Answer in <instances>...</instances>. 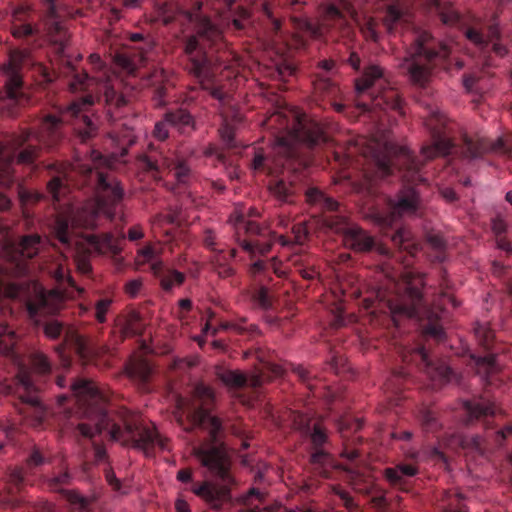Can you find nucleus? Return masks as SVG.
<instances>
[{"label": "nucleus", "mask_w": 512, "mask_h": 512, "mask_svg": "<svg viewBox=\"0 0 512 512\" xmlns=\"http://www.w3.org/2000/svg\"><path fill=\"white\" fill-rule=\"evenodd\" d=\"M335 162L342 168L360 170L353 181L366 216L383 229H391V241L413 256L420 245L411 231L399 225L402 216L414 215L421 200L416 186L425 181L421 161L406 147L377 138H358L345 151H334Z\"/></svg>", "instance_id": "1"}, {"label": "nucleus", "mask_w": 512, "mask_h": 512, "mask_svg": "<svg viewBox=\"0 0 512 512\" xmlns=\"http://www.w3.org/2000/svg\"><path fill=\"white\" fill-rule=\"evenodd\" d=\"M95 103L102 105L106 109L107 117L114 121L121 117L119 111L127 105V100L106 79L100 84L96 97L87 95L72 102L61 117L46 115L39 121L37 131L25 128L10 136L5 144L0 142V186L10 187L16 182L15 163L33 169L36 167L41 147L52 148L61 141L64 121H71L73 130L82 143L95 137L99 120L95 115H90V109Z\"/></svg>", "instance_id": "2"}, {"label": "nucleus", "mask_w": 512, "mask_h": 512, "mask_svg": "<svg viewBox=\"0 0 512 512\" xmlns=\"http://www.w3.org/2000/svg\"><path fill=\"white\" fill-rule=\"evenodd\" d=\"M215 404V393L207 385L199 383L193 388L191 408L188 413L190 428L207 432V437L193 448V454L207 469L208 474L218 483L204 481L193 483L191 491L205 500L211 508L219 510L231 500V486L235 483L231 474V460L223 442L224 429L219 418L211 411Z\"/></svg>", "instance_id": "3"}, {"label": "nucleus", "mask_w": 512, "mask_h": 512, "mask_svg": "<svg viewBox=\"0 0 512 512\" xmlns=\"http://www.w3.org/2000/svg\"><path fill=\"white\" fill-rule=\"evenodd\" d=\"M78 413L86 421L77 424L76 432L84 438L92 439L96 434L107 431L108 435L123 445L141 450L146 456L154 455L156 450L168 449V441L156 427L145 424L128 410L121 411L119 420H114L107 409V396L95 384L86 379H77L71 383Z\"/></svg>", "instance_id": "4"}, {"label": "nucleus", "mask_w": 512, "mask_h": 512, "mask_svg": "<svg viewBox=\"0 0 512 512\" xmlns=\"http://www.w3.org/2000/svg\"><path fill=\"white\" fill-rule=\"evenodd\" d=\"M93 155H95L94 166L81 162L75 164L55 162L47 166L51 176L47 183V191L56 202L66 194L68 182L76 181L77 176L81 177L82 184L94 188L96 198L88 200L73 217L76 225L86 229L98 227L102 217L112 221L124 195L118 180L110 173L98 169V162H103V156L95 151Z\"/></svg>", "instance_id": "5"}, {"label": "nucleus", "mask_w": 512, "mask_h": 512, "mask_svg": "<svg viewBox=\"0 0 512 512\" xmlns=\"http://www.w3.org/2000/svg\"><path fill=\"white\" fill-rule=\"evenodd\" d=\"M197 3L189 20L194 23V33L183 38V52L186 56V70L208 92L217 104L221 115L226 118V110L233 107V99L226 84L219 75L220 66L214 63L213 50L224 46L222 30L207 15L201 12Z\"/></svg>", "instance_id": "6"}, {"label": "nucleus", "mask_w": 512, "mask_h": 512, "mask_svg": "<svg viewBox=\"0 0 512 512\" xmlns=\"http://www.w3.org/2000/svg\"><path fill=\"white\" fill-rule=\"evenodd\" d=\"M285 121L281 124L284 133L276 138L269 154L257 151L251 167L256 172L278 175L284 170L296 171L306 167L310 162V150L326 141L321 126L305 115H297L291 121L280 114L274 115L270 121Z\"/></svg>", "instance_id": "7"}, {"label": "nucleus", "mask_w": 512, "mask_h": 512, "mask_svg": "<svg viewBox=\"0 0 512 512\" xmlns=\"http://www.w3.org/2000/svg\"><path fill=\"white\" fill-rule=\"evenodd\" d=\"M421 283V279L417 283L408 281L399 288L402 292H398L387 299L379 292L377 297L380 298V301L386 303L387 308L393 315H403L419 319L426 316L428 321L423 325L424 334L441 342L445 338V332L440 323L439 313L447 311L449 307L456 308L458 306V302L452 294V284L448 279L447 272L442 270L439 282L440 291L433 301L436 310L434 311L426 306L422 291L418 286Z\"/></svg>", "instance_id": "8"}, {"label": "nucleus", "mask_w": 512, "mask_h": 512, "mask_svg": "<svg viewBox=\"0 0 512 512\" xmlns=\"http://www.w3.org/2000/svg\"><path fill=\"white\" fill-rule=\"evenodd\" d=\"M423 118L431 137V144L423 146L421 150L426 160L454 153H460L467 159H477L488 151L506 150L502 139L491 145L484 139L473 140L466 134L462 136L460 145L455 144L452 138L453 124L439 110L430 108Z\"/></svg>", "instance_id": "9"}, {"label": "nucleus", "mask_w": 512, "mask_h": 512, "mask_svg": "<svg viewBox=\"0 0 512 512\" xmlns=\"http://www.w3.org/2000/svg\"><path fill=\"white\" fill-rule=\"evenodd\" d=\"M410 46L401 63L410 80L419 86H424L434 67L441 65L450 54L449 47L435 39L428 31L413 29L405 36Z\"/></svg>", "instance_id": "10"}, {"label": "nucleus", "mask_w": 512, "mask_h": 512, "mask_svg": "<svg viewBox=\"0 0 512 512\" xmlns=\"http://www.w3.org/2000/svg\"><path fill=\"white\" fill-rule=\"evenodd\" d=\"M305 197L309 205L319 208L323 213L324 224L343 235L346 247L360 253L369 252L374 248V238L356 224L349 222L348 218L340 213L339 203L333 198L315 187L308 188Z\"/></svg>", "instance_id": "11"}, {"label": "nucleus", "mask_w": 512, "mask_h": 512, "mask_svg": "<svg viewBox=\"0 0 512 512\" xmlns=\"http://www.w3.org/2000/svg\"><path fill=\"white\" fill-rule=\"evenodd\" d=\"M357 105L363 111L392 110L404 114L399 93L389 86L384 71L377 65L366 67L355 80Z\"/></svg>", "instance_id": "12"}, {"label": "nucleus", "mask_w": 512, "mask_h": 512, "mask_svg": "<svg viewBox=\"0 0 512 512\" xmlns=\"http://www.w3.org/2000/svg\"><path fill=\"white\" fill-rule=\"evenodd\" d=\"M355 10L349 0H335L330 4L321 22L301 19L297 23L298 32L295 35L297 46L305 48L309 39L336 40L338 36L350 32L348 17H353Z\"/></svg>", "instance_id": "13"}, {"label": "nucleus", "mask_w": 512, "mask_h": 512, "mask_svg": "<svg viewBox=\"0 0 512 512\" xmlns=\"http://www.w3.org/2000/svg\"><path fill=\"white\" fill-rule=\"evenodd\" d=\"M235 229V237L243 250L248 252L253 258L257 254L266 255L270 252L274 242L279 241L281 246L288 247L292 244L302 245L307 237V233L300 224L293 227V240L281 235L277 236L266 227H261L257 222L248 220L244 215H237L235 219H230Z\"/></svg>", "instance_id": "14"}, {"label": "nucleus", "mask_w": 512, "mask_h": 512, "mask_svg": "<svg viewBox=\"0 0 512 512\" xmlns=\"http://www.w3.org/2000/svg\"><path fill=\"white\" fill-rule=\"evenodd\" d=\"M0 394L15 397L13 405L29 425L40 428L45 424L49 411L42 403L32 372L25 367L19 368L10 383L0 381Z\"/></svg>", "instance_id": "15"}, {"label": "nucleus", "mask_w": 512, "mask_h": 512, "mask_svg": "<svg viewBox=\"0 0 512 512\" xmlns=\"http://www.w3.org/2000/svg\"><path fill=\"white\" fill-rule=\"evenodd\" d=\"M294 425L296 429L310 437L313 450L310 461L317 469H320L319 473L323 477L328 478L329 468L333 467V458L325 448L328 444L325 428L320 423H311V420L303 414L295 416Z\"/></svg>", "instance_id": "16"}, {"label": "nucleus", "mask_w": 512, "mask_h": 512, "mask_svg": "<svg viewBox=\"0 0 512 512\" xmlns=\"http://www.w3.org/2000/svg\"><path fill=\"white\" fill-rule=\"evenodd\" d=\"M474 335L479 345L487 352L483 356H472L476 373L482 380L491 385L495 381L496 374L500 371L495 354L491 352L495 338L494 332L488 323H477L474 327Z\"/></svg>", "instance_id": "17"}, {"label": "nucleus", "mask_w": 512, "mask_h": 512, "mask_svg": "<svg viewBox=\"0 0 512 512\" xmlns=\"http://www.w3.org/2000/svg\"><path fill=\"white\" fill-rule=\"evenodd\" d=\"M138 165L153 177H158L161 172L168 169L179 184H188L193 179V171L188 163L180 158L168 159L158 152L143 154L138 159Z\"/></svg>", "instance_id": "18"}, {"label": "nucleus", "mask_w": 512, "mask_h": 512, "mask_svg": "<svg viewBox=\"0 0 512 512\" xmlns=\"http://www.w3.org/2000/svg\"><path fill=\"white\" fill-rule=\"evenodd\" d=\"M28 57V50L14 49L9 54L8 63L4 65L6 79L3 98L11 101L15 105H24L28 102V98L24 92L23 80L20 75V68L27 61Z\"/></svg>", "instance_id": "19"}, {"label": "nucleus", "mask_w": 512, "mask_h": 512, "mask_svg": "<svg viewBox=\"0 0 512 512\" xmlns=\"http://www.w3.org/2000/svg\"><path fill=\"white\" fill-rule=\"evenodd\" d=\"M399 354L403 362L415 363L433 380L447 382L454 374L453 370L443 361H434L423 345L402 346L399 348Z\"/></svg>", "instance_id": "20"}, {"label": "nucleus", "mask_w": 512, "mask_h": 512, "mask_svg": "<svg viewBox=\"0 0 512 512\" xmlns=\"http://www.w3.org/2000/svg\"><path fill=\"white\" fill-rule=\"evenodd\" d=\"M283 373L284 370L280 365L266 363L259 373L253 374L249 377L234 370H220L217 375L225 385L232 388H240L246 385L257 388L264 382L271 381L273 378L281 377Z\"/></svg>", "instance_id": "21"}, {"label": "nucleus", "mask_w": 512, "mask_h": 512, "mask_svg": "<svg viewBox=\"0 0 512 512\" xmlns=\"http://www.w3.org/2000/svg\"><path fill=\"white\" fill-rule=\"evenodd\" d=\"M46 9V31L57 53L64 55L69 35L58 13V0H43Z\"/></svg>", "instance_id": "22"}, {"label": "nucleus", "mask_w": 512, "mask_h": 512, "mask_svg": "<svg viewBox=\"0 0 512 512\" xmlns=\"http://www.w3.org/2000/svg\"><path fill=\"white\" fill-rule=\"evenodd\" d=\"M465 34L466 37L481 50H491L500 57H503L507 53V48L500 43V31L497 23L491 24L486 34L472 27L467 28Z\"/></svg>", "instance_id": "23"}, {"label": "nucleus", "mask_w": 512, "mask_h": 512, "mask_svg": "<svg viewBox=\"0 0 512 512\" xmlns=\"http://www.w3.org/2000/svg\"><path fill=\"white\" fill-rule=\"evenodd\" d=\"M36 19L37 15L29 6H17L12 13V35L19 39L38 35L40 30Z\"/></svg>", "instance_id": "24"}, {"label": "nucleus", "mask_w": 512, "mask_h": 512, "mask_svg": "<svg viewBox=\"0 0 512 512\" xmlns=\"http://www.w3.org/2000/svg\"><path fill=\"white\" fill-rule=\"evenodd\" d=\"M44 334L52 339H60L62 336L65 341H70L75 346L76 350L81 356H86L90 353L89 341L84 336L66 329L64 324L57 319H50L43 323Z\"/></svg>", "instance_id": "25"}, {"label": "nucleus", "mask_w": 512, "mask_h": 512, "mask_svg": "<svg viewBox=\"0 0 512 512\" xmlns=\"http://www.w3.org/2000/svg\"><path fill=\"white\" fill-rule=\"evenodd\" d=\"M464 407L467 414V424L480 422L485 429L491 428L498 412L495 403L484 397L466 401Z\"/></svg>", "instance_id": "26"}, {"label": "nucleus", "mask_w": 512, "mask_h": 512, "mask_svg": "<svg viewBox=\"0 0 512 512\" xmlns=\"http://www.w3.org/2000/svg\"><path fill=\"white\" fill-rule=\"evenodd\" d=\"M236 0H206V4L215 11L216 15L228 20V25L231 21L233 28L241 31L246 27L250 18V13L247 9L241 8L236 15L232 12V6Z\"/></svg>", "instance_id": "27"}, {"label": "nucleus", "mask_w": 512, "mask_h": 512, "mask_svg": "<svg viewBox=\"0 0 512 512\" xmlns=\"http://www.w3.org/2000/svg\"><path fill=\"white\" fill-rule=\"evenodd\" d=\"M125 235L115 237L112 233L91 234L87 237L89 245L100 254L117 255L121 251V243Z\"/></svg>", "instance_id": "28"}, {"label": "nucleus", "mask_w": 512, "mask_h": 512, "mask_svg": "<svg viewBox=\"0 0 512 512\" xmlns=\"http://www.w3.org/2000/svg\"><path fill=\"white\" fill-rule=\"evenodd\" d=\"M418 474V468L414 464L400 463L395 467H389L384 470V477L389 484L395 488L406 491V477H413Z\"/></svg>", "instance_id": "29"}, {"label": "nucleus", "mask_w": 512, "mask_h": 512, "mask_svg": "<svg viewBox=\"0 0 512 512\" xmlns=\"http://www.w3.org/2000/svg\"><path fill=\"white\" fill-rule=\"evenodd\" d=\"M165 119L170 126L182 134H190L196 129L194 116L183 108H178L165 113Z\"/></svg>", "instance_id": "30"}, {"label": "nucleus", "mask_w": 512, "mask_h": 512, "mask_svg": "<svg viewBox=\"0 0 512 512\" xmlns=\"http://www.w3.org/2000/svg\"><path fill=\"white\" fill-rule=\"evenodd\" d=\"M63 73L69 79V86L72 91L88 89L94 81L85 71L79 72L70 62L65 60Z\"/></svg>", "instance_id": "31"}, {"label": "nucleus", "mask_w": 512, "mask_h": 512, "mask_svg": "<svg viewBox=\"0 0 512 512\" xmlns=\"http://www.w3.org/2000/svg\"><path fill=\"white\" fill-rule=\"evenodd\" d=\"M288 261L305 280H313L319 275L312 258L307 254L294 253Z\"/></svg>", "instance_id": "32"}, {"label": "nucleus", "mask_w": 512, "mask_h": 512, "mask_svg": "<svg viewBox=\"0 0 512 512\" xmlns=\"http://www.w3.org/2000/svg\"><path fill=\"white\" fill-rule=\"evenodd\" d=\"M247 295L254 308L265 311L273 308L274 299L268 287L255 285L247 291Z\"/></svg>", "instance_id": "33"}, {"label": "nucleus", "mask_w": 512, "mask_h": 512, "mask_svg": "<svg viewBox=\"0 0 512 512\" xmlns=\"http://www.w3.org/2000/svg\"><path fill=\"white\" fill-rule=\"evenodd\" d=\"M433 6L440 20L445 25L460 26L463 23L461 14L450 2L433 0Z\"/></svg>", "instance_id": "34"}, {"label": "nucleus", "mask_w": 512, "mask_h": 512, "mask_svg": "<svg viewBox=\"0 0 512 512\" xmlns=\"http://www.w3.org/2000/svg\"><path fill=\"white\" fill-rule=\"evenodd\" d=\"M131 378L138 381L143 390H148V382L152 374V367L145 359L133 361L127 368Z\"/></svg>", "instance_id": "35"}, {"label": "nucleus", "mask_w": 512, "mask_h": 512, "mask_svg": "<svg viewBox=\"0 0 512 512\" xmlns=\"http://www.w3.org/2000/svg\"><path fill=\"white\" fill-rule=\"evenodd\" d=\"M312 86L315 96L319 98L335 97L338 93L335 82L323 73H316L314 75Z\"/></svg>", "instance_id": "36"}, {"label": "nucleus", "mask_w": 512, "mask_h": 512, "mask_svg": "<svg viewBox=\"0 0 512 512\" xmlns=\"http://www.w3.org/2000/svg\"><path fill=\"white\" fill-rule=\"evenodd\" d=\"M153 270L165 291H171L175 285H181L185 280V275L174 269L161 270L158 264H153Z\"/></svg>", "instance_id": "37"}, {"label": "nucleus", "mask_w": 512, "mask_h": 512, "mask_svg": "<svg viewBox=\"0 0 512 512\" xmlns=\"http://www.w3.org/2000/svg\"><path fill=\"white\" fill-rule=\"evenodd\" d=\"M270 190L278 200L292 203L297 189L292 182H286L284 178H281L270 184Z\"/></svg>", "instance_id": "38"}, {"label": "nucleus", "mask_w": 512, "mask_h": 512, "mask_svg": "<svg viewBox=\"0 0 512 512\" xmlns=\"http://www.w3.org/2000/svg\"><path fill=\"white\" fill-rule=\"evenodd\" d=\"M72 479V475L68 471H64L50 477L47 480V487L54 492L61 493L63 497L68 501L67 494L69 492L79 493L77 490L66 489V487L71 484Z\"/></svg>", "instance_id": "39"}, {"label": "nucleus", "mask_w": 512, "mask_h": 512, "mask_svg": "<svg viewBox=\"0 0 512 512\" xmlns=\"http://www.w3.org/2000/svg\"><path fill=\"white\" fill-rule=\"evenodd\" d=\"M17 340V335L9 326H0V354L14 357Z\"/></svg>", "instance_id": "40"}, {"label": "nucleus", "mask_w": 512, "mask_h": 512, "mask_svg": "<svg viewBox=\"0 0 512 512\" xmlns=\"http://www.w3.org/2000/svg\"><path fill=\"white\" fill-rule=\"evenodd\" d=\"M144 60L143 55L131 56L128 52L118 53L115 56L116 64L128 74L136 75L139 64Z\"/></svg>", "instance_id": "41"}, {"label": "nucleus", "mask_w": 512, "mask_h": 512, "mask_svg": "<svg viewBox=\"0 0 512 512\" xmlns=\"http://www.w3.org/2000/svg\"><path fill=\"white\" fill-rule=\"evenodd\" d=\"M67 496L72 512H93V499L74 492H69Z\"/></svg>", "instance_id": "42"}, {"label": "nucleus", "mask_w": 512, "mask_h": 512, "mask_svg": "<svg viewBox=\"0 0 512 512\" xmlns=\"http://www.w3.org/2000/svg\"><path fill=\"white\" fill-rule=\"evenodd\" d=\"M420 422L422 429L427 433H435L441 428V423L437 418V414L434 410L424 408L420 411Z\"/></svg>", "instance_id": "43"}, {"label": "nucleus", "mask_w": 512, "mask_h": 512, "mask_svg": "<svg viewBox=\"0 0 512 512\" xmlns=\"http://www.w3.org/2000/svg\"><path fill=\"white\" fill-rule=\"evenodd\" d=\"M17 193L24 211L27 210L30 205L36 204L44 198L43 194L35 190H29L22 184H18Z\"/></svg>", "instance_id": "44"}, {"label": "nucleus", "mask_w": 512, "mask_h": 512, "mask_svg": "<svg viewBox=\"0 0 512 512\" xmlns=\"http://www.w3.org/2000/svg\"><path fill=\"white\" fill-rule=\"evenodd\" d=\"M226 260V253L223 250H220L218 251L213 261L214 271L218 274L219 277L223 279L230 278L235 274V269L226 263Z\"/></svg>", "instance_id": "45"}, {"label": "nucleus", "mask_w": 512, "mask_h": 512, "mask_svg": "<svg viewBox=\"0 0 512 512\" xmlns=\"http://www.w3.org/2000/svg\"><path fill=\"white\" fill-rule=\"evenodd\" d=\"M50 460L51 457L47 452H45L39 447H33V449L31 450L30 454L26 459V466L28 469L32 470L46 463H49Z\"/></svg>", "instance_id": "46"}, {"label": "nucleus", "mask_w": 512, "mask_h": 512, "mask_svg": "<svg viewBox=\"0 0 512 512\" xmlns=\"http://www.w3.org/2000/svg\"><path fill=\"white\" fill-rule=\"evenodd\" d=\"M407 375L408 373L403 368L393 371L385 383L386 389L398 394L402 390Z\"/></svg>", "instance_id": "47"}, {"label": "nucleus", "mask_w": 512, "mask_h": 512, "mask_svg": "<svg viewBox=\"0 0 512 512\" xmlns=\"http://www.w3.org/2000/svg\"><path fill=\"white\" fill-rule=\"evenodd\" d=\"M272 268L274 273L278 276L282 277L285 275L286 271L282 270L278 265L277 259L274 257L269 262L263 260L255 261L250 268V271L253 275L259 274L261 272L266 271L268 268Z\"/></svg>", "instance_id": "48"}, {"label": "nucleus", "mask_w": 512, "mask_h": 512, "mask_svg": "<svg viewBox=\"0 0 512 512\" xmlns=\"http://www.w3.org/2000/svg\"><path fill=\"white\" fill-rule=\"evenodd\" d=\"M55 235L57 239L63 243L70 245L71 243V231H70V224L69 220L65 218H57L55 223Z\"/></svg>", "instance_id": "49"}, {"label": "nucleus", "mask_w": 512, "mask_h": 512, "mask_svg": "<svg viewBox=\"0 0 512 512\" xmlns=\"http://www.w3.org/2000/svg\"><path fill=\"white\" fill-rule=\"evenodd\" d=\"M49 273L58 283L68 282L70 286H74V280L68 274V269L64 263H54L50 267Z\"/></svg>", "instance_id": "50"}, {"label": "nucleus", "mask_w": 512, "mask_h": 512, "mask_svg": "<svg viewBox=\"0 0 512 512\" xmlns=\"http://www.w3.org/2000/svg\"><path fill=\"white\" fill-rule=\"evenodd\" d=\"M403 22V14L402 12L395 6H390L387 9V13L385 16V25L389 31L396 30L398 25H401Z\"/></svg>", "instance_id": "51"}, {"label": "nucleus", "mask_w": 512, "mask_h": 512, "mask_svg": "<svg viewBox=\"0 0 512 512\" xmlns=\"http://www.w3.org/2000/svg\"><path fill=\"white\" fill-rule=\"evenodd\" d=\"M26 470L23 467H14L7 473V482L13 486V488L19 490L25 483Z\"/></svg>", "instance_id": "52"}, {"label": "nucleus", "mask_w": 512, "mask_h": 512, "mask_svg": "<svg viewBox=\"0 0 512 512\" xmlns=\"http://www.w3.org/2000/svg\"><path fill=\"white\" fill-rule=\"evenodd\" d=\"M105 479L107 483L110 485V487L120 493V494H127L129 492V486L122 483L116 476L114 471L111 468L105 469Z\"/></svg>", "instance_id": "53"}, {"label": "nucleus", "mask_w": 512, "mask_h": 512, "mask_svg": "<svg viewBox=\"0 0 512 512\" xmlns=\"http://www.w3.org/2000/svg\"><path fill=\"white\" fill-rule=\"evenodd\" d=\"M111 304L112 299L110 298H102L95 303L94 317L98 323L106 322V315L110 309Z\"/></svg>", "instance_id": "54"}, {"label": "nucleus", "mask_w": 512, "mask_h": 512, "mask_svg": "<svg viewBox=\"0 0 512 512\" xmlns=\"http://www.w3.org/2000/svg\"><path fill=\"white\" fill-rule=\"evenodd\" d=\"M430 245L435 249V259L438 262H443L446 259L444 239L439 235H430L428 238Z\"/></svg>", "instance_id": "55"}, {"label": "nucleus", "mask_w": 512, "mask_h": 512, "mask_svg": "<svg viewBox=\"0 0 512 512\" xmlns=\"http://www.w3.org/2000/svg\"><path fill=\"white\" fill-rule=\"evenodd\" d=\"M32 366L35 372L39 374H47L51 370V364L48 358L41 353H35L32 356Z\"/></svg>", "instance_id": "56"}, {"label": "nucleus", "mask_w": 512, "mask_h": 512, "mask_svg": "<svg viewBox=\"0 0 512 512\" xmlns=\"http://www.w3.org/2000/svg\"><path fill=\"white\" fill-rule=\"evenodd\" d=\"M293 373L298 377V379L307 385L309 389H313L312 379L313 376L311 372L302 365H291Z\"/></svg>", "instance_id": "57"}, {"label": "nucleus", "mask_w": 512, "mask_h": 512, "mask_svg": "<svg viewBox=\"0 0 512 512\" xmlns=\"http://www.w3.org/2000/svg\"><path fill=\"white\" fill-rule=\"evenodd\" d=\"M142 287L143 283L141 279H133L125 283L124 291L129 297L136 298L139 295Z\"/></svg>", "instance_id": "58"}, {"label": "nucleus", "mask_w": 512, "mask_h": 512, "mask_svg": "<svg viewBox=\"0 0 512 512\" xmlns=\"http://www.w3.org/2000/svg\"><path fill=\"white\" fill-rule=\"evenodd\" d=\"M479 76L475 73L465 74L463 76V85L468 92L479 91Z\"/></svg>", "instance_id": "59"}, {"label": "nucleus", "mask_w": 512, "mask_h": 512, "mask_svg": "<svg viewBox=\"0 0 512 512\" xmlns=\"http://www.w3.org/2000/svg\"><path fill=\"white\" fill-rule=\"evenodd\" d=\"M364 36L367 39L377 41L378 33L376 31V23L373 19H368L361 27Z\"/></svg>", "instance_id": "60"}, {"label": "nucleus", "mask_w": 512, "mask_h": 512, "mask_svg": "<svg viewBox=\"0 0 512 512\" xmlns=\"http://www.w3.org/2000/svg\"><path fill=\"white\" fill-rule=\"evenodd\" d=\"M169 123L164 118L162 121L157 122L154 127L153 134L159 140H165L169 136L168 131Z\"/></svg>", "instance_id": "61"}, {"label": "nucleus", "mask_w": 512, "mask_h": 512, "mask_svg": "<svg viewBox=\"0 0 512 512\" xmlns=\"http://www.w3.org/2000/svg\"><path fill=\"white\" fill-rule=\"evenodd\" d=\"M512 434V424H508L505 427L492 433L491 436L494 438L496 445L501 446L503 441Z\"/></svg>", "instance_id": "62"}, {"label": "nucleus", "mask_w": 512, "mask_h": 512, "mask_svg": "<svg viewBox=\"0 0 512 512\" xmlns=\"http://www.w3.org/2000/svg\"><path fill=\"white\" fill-rule=\"evenodd\" d=\"M221 137L225 145H227L229 148H236V141L234 138V132L231 127L225 126L220 130Z\"/></svg>", "instance_id": "63"}, {"label": "nucleus", "mask_w": 512, "mask_h": 512, "mask_svg": "<svg viewBox=\"0 0 512 512\" xmlns=\"http://www.w3.org/2000/svg\"><path fill=\"white\" fill-rule=\"evenodd\" d=\"M167 94V88L164 84H159L155 86L153 90V99L156 102V105L161 106L165 104V97Z\"/></svg>", "instance_id": "64"}]
</instances>
